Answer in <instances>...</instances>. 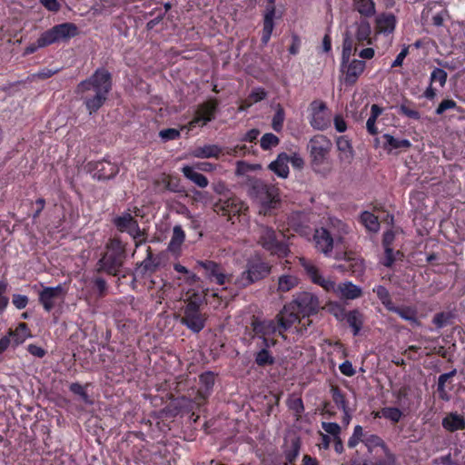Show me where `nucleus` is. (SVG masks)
<instances>
[{"label":"nucleus","instance_id":"obj_1","mask_svg":"<svg viewBox=\"0 0 465 465\" xmlns=\"http://www.w3.org/2000/svg\"><path fill=\"white\" fill-rule=\"evenodd\" d=\"M111 86V74L105 69H97L89 79L77 85L76 92L84 101L90 114L104 104Z\"/></svg>","mask_w":465,"mask_h":465},{"label":"nucleus","instance_id":"obj_2","mask_svg":"<svg viewBox=\"0 0 465 465\" xmlns=\"http://www.w3.org/2000/svg\"><path fill=\"white\" fill-rule=\"evenodd\" d=\"M300 263L310 280L327 292H332L338 298L344 300H354L361 296V288L351 282H343L337 284L331 278L324 277L311 261L300 258Z\"/></svg>","mask_w":465,"mask_h":465},{"label":"nucleus","instance_id":"obj_3","mask_svg":"<svg viewBox=\"0 0 465 465\" xmlns=\"http://www.w3.org/2000/svg\"><path fill=\"white\" fill-rule=\"evenodd\" d=\"M183 292L185 295L184 315L181 319V323L185 325L193 332H200L205 325V317L199 311V306L203 302V295L197 290L190 289Z\"/></svg>","mask_w":465,"mask_h":465},{"label":"nucleus","instance_id":"obj_4","mask_svg":"<svg viewBox=\"0 0 465 465\" xmlns=\"http://www.w3.org/2000/svg\"><path fill=\"white\" fill-rule=\"evenodd\" d=\"M254 233L257 242L272 254L279 257L287 256L289 252L288 245L279 240L277 232L272 228L257 224Z\"/></svg>","mask_w":465,"mask_h":465},{"label":"nucleus","instance_id":"obj_5","mask_svg":"<svg viewBox=\"0 0 465 465\" xmlns=\"http://www.w3.org/2000/svg\"><path fill=\"white\" fill-rule=\"evenodd\" d=\"M124 249L121 242L111 240L103 257L98 262V270L115 275L123 264Z\"/></svg>","mask_w":465,"mask_h":465},{"label":"nucleus","instance_id":"obj_6","mask_svg":"<svg viewBox=\"0 0 465 465\" xmlns=\"http://www.w3.org/2000/svg\"><path fill=\"white\" fill-rule=\"evenodd\" d=\"M332 143L329 138L322 134L314 135L308 143V150L314 169L320 168L328 162Z\"/></svg>","mask_w":465,"mask_h":465},{"label":"nucleus","instance_id":"obj_7","mask_svg":"<svg viewBox=\"0 0 465 465\" xmlns=\"http://www.w3.org/2000/svg\"><path fill=\"white\" fill-rule=\"evenodd\" d=\"M252 197L260 205L259 213L266 215L276 207L279 201L278 189L272 185L257 183L252 188Z\"/></svg>","mask_w":465,"mask_h":465},{"label":"nucleus","instance_id":"obj_8","mask_svg":"<svg viewBox=\"0 0 465 465\" xmlns=\"http://www.w3.org/2000/svg\"><path fill=\"white\" fill-rule=\"evenodd\" d=\"M78 34L77 26L73 23H63L53 26L41 35L40 45H50L65 42Z\"/></svg>","mask_w":465,"mask_h":465},{"label":"nucleus","instance_id":"obj_9","mask_svg":"<svg viewBox=\"0 0 465 465\" xmlns=\"http://www.w3.org/2000/svg\"><path fill=\"white\" fill-rule=\"evenodd\" d=\"M114 223L120 232H127L134 239L136 247L145 242V231L140 229L137 221L130 213L125 212L115 217Z\"/></svg>","mask_w":465,"mask_h":465},{"label":"nucleus","instance_id":"obj_10","mask_svg":"<svg viewBox=\"0 0 465 465\" xmlns=\"http://www.w3.org/2000/svg\"><path fill=\"white\" fill-rule=\"evenodd\" d=\"M277 321L279 323V334L283 336V332L289 330L296 322L299 323V327H296L297 331L302 332L306 331V325L311 323L309 319L304 322L299 318V312L291 302L283 307V309L277 315Z\"/></svg>","mask_w":465,"mask_h":465},{"label":"nucleus","instance_id":"obj_11","mask_svg":"<svg viewBox=\"0 0 465 465\" xmlns=\"http://www.w3.org/2000/svg\"><path fill=\"white\" fill-rule=\"evenodd\" d=\"M271 267L268 263L256 260L248 263L247 270L243 272L236 283L241 287H245L260 279L264 278L270 273Z\"/></svg>","mask_w":465,"mask_h":465},{"label":"nucleus","instance_id":"obj_12","mask_svg":"<svg viewBox=\"0 0 465 465\" xmlns=\"http://www.w3.org/2000/svg\"><path fill=\"white\" fill-rule=\"evenodd\" d=\"M217 106L218 103L216 100H209L199 104L195 110L193 118L188 123L187 125L183 126L182 130L187 129L189 132L197 125H205L207 123L214 119Z\"/></svg>","mask_w":465,"mask_h":465},{"label":"nucleus","instance_id":"obj_13","mask_svg":"<svg viewBox=\"0 0 465 465\" xmlns=\"http://www.w3.org/2000/svg\"><path fill=\"white\" fill-rule=\"evenodd\" d=\"M291 303L302 315L303 320L316 313L320 308L318 297L307 292L300 293Z\"/></svg>","mask_w":465,"mask_h":465},{"label":"nucleus","instance_id":"obj_14","mask_svg":"<svg viewBox=\"0 0 465 465\" xmlns=\"http://www.w3.org/2000/svg\"><path fill=\"white\" fill-rule=\"evenodd\" d=\"M246 210V204L237 197H230L224 200H220L214 205L215 213L223 216H228L230 220L233 216L244 213Z\"/></svg>","mask_w":465,"mask_h":465},{"label":"nucleus","instance_id":"obj_15","mask_svg":"<svg viewBox=\"0 0 465 465\" xmlns=\"http://www.w3.org/2000/svg\"><path fill=\"white\" fill-rule=\"evenodd\" d=\"M366 63L363 60L350 58L347 61H341V70L344 74L346 84H354L359 77L363 74Z\"/></svg>","mask_w":465,"mask_h":465},{"label":"nucleus","instance_id":"obj_16","mask_svg":"<svg viewBox=\"0 0 465 465\" xmlns=\"http://www.w3.org/2000/svg\"><path fill=\"white\" fill-rule=\"evenodd\" d=\"M65 290L62 285L55 287H43L39 292V302L43 305L45 311L50 312L56 304L57 301H63L65 296Z\"/></svg>","mask_w":465,"mask_h":465},{"label":"nucleus","instance_id":"obj_17","mask_svg":"<svg viewBox=\"0 0 465 465\" xmlns=\"http://www.w3.org/2000/svg\"><path fill=\"white\" fill-rule=\"evenodd\" d=\"M253 331L256 335L262 337V342L265 347L274 345L272 340L267 339L266 336H271L279 332V323H276L273 320H255L252 322Z\"/></svg>","mask_w":465,"mask_h":465},{"label":"nucleus","instance_id":"obj_18","mask_svg":"<svg viewBox=\"0 0 465 465\" xmlns=\"http://www.w3.org/2000/svg\"><path fill=\"white\" fill-rule=\"evenodd\" d=\"M268 5L265 8L264 18H263V29L262 35V44L266 45L272 35L274 28V17H275V5L274 0H267Z\"/></svg>","mask_w":465,"mask_h":465},{"label":"nucleus","instance_id":"obj_19","mask_svg":"<svg viewBox=\"0 0 465 465\" xmlns=\"http://www.w3.org/2000/svg\"><path fill=\"white\" fill-rule=\"evenodd\" d=\"M397 24L396 16L391 13H381L375 19L377 34L391 35L394 32Z\"/></svg>","mask_w":465,"mask_h":465},{"label":"nucleus","instance_id":"obj_20","mask_svg":"<svg viewBox=\"0 0 465 465\" xmlns=\"http://www.w3.org/2000/svg\"><path fill=\"white\" fill-rule=\"evenodd\" d=\"M376 144L381 143V147L388 153L398 149H408L411 146L408 139H398L390 134H384L381 138L375 139Z\"/></svg>","mask_w":465,"mask_h":465},{"label":"nucleus","instance_id":"obj_21","mask_svg":"<svg viewBox=\"0 0 465 465\" xmlns=\"http://www.w3.org/2000/svg\"><path fill=\"white\" fill-rule=\"evenodd\" d=\"M313 240L315 242V248L320 252H322L325 255H329L332 251L333 239L326 229H317L315 231Z\"/></svg>","mask_w":465,"mask_h":465},{"label":"nucleus","instance_id":"obj_22","mask_svg":"<svg viewBox=\"0 0 465 465\" xmlns=\"http://www.w3.org/2000/svg\"><path fill=\"white\" fill-rule=\"evenodd\" d=\"M354 34L353 36L359 44L366 43L372 45L373 39L371 38V27L368 21L360 20L353 25Z\"/></svg>","mask_w":465,"mask_h":465},{"label":"nucleus","instance_id":"obj_23","mask_svg":"<svg viewBox=\"0 0 465 465\" xmlns=\"http://www.w3.org/2000/svg\"><path fill=\"white\" fill-rule=\"evenodd\" d=\"M330 123L331 119L326 112V106L323 103H321L319 108L312 113L310 124L314 129L325 130Z\"/></svg>","mask_w":465,"mask_h":465},{"label":"nucleus","instance_id":"obj_24","mask_svg":"<svg viewBox=\"0 0 465 465\" xmlns=\"http://www.w3.org/2000/svg\"><path fill=\"white\" fill-rule=\"evenodd\" d=\"M223 148L217 144H204L194 148L191 152V155L195 158L207 159L216 158L218 159L222 154Z\"/></svg>","mask_w":465,"mask_h":465},{"label":"nucleus","instance_id":"obj_25","mask_svg":"<svg viewBox=\"0 0 465 465\" xmlns=\"http://www.w3.org/2000/svg\"><path fill=\"white\" fill-rule=\"evenodd\" d=\"M442 427L450 432L464 430L465 419L457 412H450L443 418Z\"/></svg>","mask_w":465,"mask_h":465},{"label":"nucleus","instance_id":"obj_26","mask_svg":"<svg viewBox=\"0 0 465 465\" xmlns=\"http://www.w3.org/2000/svg\"><path fill=\"white\" fill-rule=\"evenodd\" d=\"M94 173L100 180H107L114 177L119 172L118 167L111 162L103 161L96 163Z\"/></svg>","mask_w":465,"mask_h":465},{"label":"nucleus","instance_id":"obj_27","mask_svg":"<svg viewBox=\"0 0 465 465\" xmlns=\"http://www.w3.org/2000/svg\"><path fill=\"white\" fill-rule=\"evenodd\" d=\"M193 166L184 165L182 168V173L185 178L190 180L192 183L196 184L201 188H205L208 186V179L202 173H198Z\"/></svg>","mask_w":465,"mask_h":465},{"label":"nucleus","instance_id":"obj_28","mask_svg":"<svg viewBox=\"0 0 465 465\" xmlns=\"http://www.w3.org/2000/svg\"><path fill=\"white\" fill-rule=\"evenodd\" d=\"M336 144L340 152V160L351 163L353 158V150L350 140L346 136H340L336 140Z\"/></svg>","mask_w":465,"mask_h":465},{"label":"nucleus","instance_id":"obj_29","mask_svg":"<svg viewBox=\"0 0 465 465\" xmlns=\"http://www.w3.org/2000/svg\"><path fill=\"white\" fill-rule=\"evenodd\" d=\"M8 335L12 340L13 346H18L31 337L30 331L24 322L19 323L15 330H9Z\"/></svg>","mask_w":465,"mask_h":465},{"label":"nucleus","instance_id":"obj_30","mask_svg":"<svg viewBox=\"0 0 465 465\" xmlns=\"http://www.w3.org/2000/svg\"><path fill=\"white\" fill-rule=\"evenodd\" d=\"M289 156L286 153L279 154L278 158L270 163V169L281 178H286L289 174Z\"/></svg>","mask_w":465,"mask_h":465},{"label":"nucleus","instance_id":"obj_31","mask_svg":"<svg viewBox=\"0 0 465 465\" xmlns=\"http://www.w3.org/2000/svg\"><path fill=\"white\" fill-rule=\"evenodd\" d=\"M179 281L178 285L181 287V298L185 300L184 292H183V289L184 291L193 289L196 290L195 286L198 284L200 278L193 272H189L188 274H185L183 277L177 278ZM199 292V290L197 289Z\"/></svg>","mask_w":465,"mask_h":465},{"label":"nucleus","instance_id":"obj_32","mask_svg":"<svg viewBox=\"0 0 465 465\" xmlns=\"http://www.w3.org/2000/svg\"><path fill=\"white\" fill-rule=\"evenodd\" d=\"M301 443L300 440L293 438L286 442V448L284 450V458L287 463H292L300 453Z\"/></svg>","mask_w":465,"mask_h":465},{"label":"nucleus","instance_id":"obj_33","mask_svg":"<svg viewBox=\"0 0 465 465\" xmlns=\"http://www.w3.org/2000/svg\"><path fill=\"white\" fill-rule=\"evenodd\" d=\"M184 239L185 234L182 227L180 225L174 226L173 229V235L170 240L168 249L171 252H177L180 249Z\"/></svg>","mask_w":465,"mask_h":465},{"label":"nucleus","instance_id":"obj_34","mask_svg":"<svg viewBox=\"0 0 465 465\" xmlns=\"http://www.w3.org/2000/svg\"><path fill=\"white\" fill-rule=\"evenodd\" d=\"M200 393L203 397H205L214 385V374L213 372H204L200 375Z\"/></svg>","mask_w":465,"mask_h":465},{"label":"nucleus","instance_id":"obj_35","mask_svg":"<svg viewBox=\"0 0 465 465\" xmlns=\"http://www.w3.org/2000/svg\"><path fill=\"white\" fill-rule=\"evenodd\" d=\"M381 113H382V109L379 105H377V104L371 105V115L367 120L366 127H367L368 132L372 135L378 134V129L376 127V121H377V118L381 114Z\"/></svg>","mask_w":465,"mask_h":465},{"label":"nucleus","instance_id":"obj_36","mask_svg":"<svg viewBox=\"0 0 465 465\" xmlns=\"http://www.w3.org/2000/svg\"><path fill=\"white\" fill-rule=\"evenodd\" d=\"M361 222L364 227L370 231L376 232L380 229V223L377 216L370 212H363L361 215Z\"/></svg>","mask_w":465,"mask_h":465},{"label":"nucleus","instance_id":"obj_37","mask_svg":"<svg viewBox=\"0 0 465 465\" xmlns=\"http://www.w3.org/2000/svg\"><path fill=\"white\" fill-rule=\"evenodd\" d=\"M298 284V278L292 274H284L279 278L278 290L280 292H289Z\"/></svg>","mask_w":465,"mask_h":465},{"label":"nucleus","instance_id":"obj_38","mask_svg":"<svg viewBox=\"0 0 465 465\" xmlns=\"http://www.w3.org/2000/svg\"><path fill=\"white\" fill-rule=\"evenodd\" d=\"M356 10L362 15L370 17L375 14V4L372 0H357Z\"/></svg>","mask_w":465,"mask_h":465},{"label":"nucleus","instance_id":"obj_39","mask_svg":"<svg viewBox=\"0 0 465 465\" xmlns=\"http://www.w3.org/2000/svg\"><path fill=\"white\" fill-rule=\"evenodd\" d=\"M373 292L376 293L381 303L384 307L389 311L390 309H393V303L391 299V295L389 291L381 285H378L373 288Z\"/></svg>","mask_w":465,"mask_h":465},{"label":"nucleus","instance_id":"obj_40","mask_svg":"<svg viewBox=\"0 0 465 465\" xmlns=\"http://www.w3.org/2000/svg\"><path fill=\"white\" fill-rule=\"evenodd\" d=\"M197 264L205 271V274L211 282L213 281L215 275L221 271L219 265L212 261H198Z\"/></svg>","mask_w":465,"mask_h":465},{"label":"nucleus","instance_id":"obj_41","mask_svg":"<svg viewBox=\"0 0 465 465\" xmlns=\"http://www.w3.org/2000/svg\"><path fill=\"white\" fill-rule=\"evenodd\" d=\"M347 322L353 330V335H357L362 325L361 314L357 311L350 312L347 315Z\"/></svg>","mask_w":465,"mask_h":465},{"label":"nucleus","instance_id":"obj_42","mask_svg":"<svg viewBox=\"0 0 465 465\" xmlns=\"http://www.w3.org/2000/svg\"><path fill=\"white\" fill-rule=\"evenodd\" d=\"M266 97V92L262 88H255L252 91L249 95L250 102H244L240 106V111H244L252 105V103H257L263 100Z\"/></svg>","mask_w":465,"mask_h":465},{"label":"nucleus","instance_id":"obj_43","mask_svg":"<svg viewBox=\"0 0 465 465\" xmlns=\"http://www.w3.org/2000/svg\"><path fill=\"white\" fill-rule=\"evenodd\" d=\"M345 267L354 275H361L365 270V265L361 258H351L347 261Z\"/></svg>","mask_w":465,"mask_h":465},{"label":"nucleus","instance_id":"obj_44","mask_svg":"<svg viewBox=\"0 0 465 465\" xmlns=\"http://www.w3.org/2000/svg\"><path fill=\"white\" fill-rule=\"evenodd\" d=\"M456 373V371L453 370L450 372H447V373H443L441 374L440 377H439V381H438V391L440 392V396L442 400H445V401H448L449 400V396L445 391V384L446 382L450 379L452 378Z\"/></svg>","mask_w":465,"mask_h":465},{"label":"nucleus","instance_id":"obj_45","mask_svg":"<svg viewBox=\"0 0 465 465\" xmlns=\"http://www.w3.org/2000/svg\"><path fill=\"white\" fill-rule=\"evenodd\" d=\"M389 311L396 312L401 318L406 321L416 322L415 311L410 307H396L393 305V309H390Z\"/></svg>","mask_w":465,"mask_h":465},{"label":"nucleus","instance_id":"obj_46","mask_svg":"<svg viewBox=\"0 0 465 465\" xmlns=\"http://www.w3.org/2000/svg\"><path fill=\"white\" fill-rule=\"evenodd\" d=\"M287 406L290 410L295 412L297 417H300L304 411L302 400L294 395L289 397L287 400Z\"/></svg>","mask_w":465,"mask_h":465},{"label":"nucleus","instance_id":"obj_47","mask_svg":"<svg viewBox=\"0 0 465 465\" xmlns=\"http://www.w3.org/2000/svg\"><path fill=\"white\" fill-rule=\"evenodd\" d=\"M411 103L409 101L403 102L399 107V112L411 119L419 120L420 118V114L414 108L411 107Z\"/></svg>","mask_w":465,"mask_h":465},{"label":"nucleus","instance_id":"obj_48","mask_svg":"<svg viewBox=\"0 0 465 465\" xmlns=\"http://www.w3.org/2000/svg\"><path fill=\"white\" fill-rule=\"evenodd\" d=\"M364 436L365 434L363 432L362 427L360 425H356L354 427L352 435L350 437L348 440V447L351 449L355 448L361 441L363 442Z\"/></svg>","mask_w":465,"mask_h":465},{"label":"nucleus","instance_id":"obj_49","mask_svg":"<svg viewBox=\"0 0 465 465\" xmlns=\"http://www.w3.org/2000/svg\"><path fill=\"white\" fill-rule=\"evenodd\" d=\"M363 443L369 450H371L372 448L378 446L382 447L384 450H388L387 447L384 445L382 440L379 436L374 434H365Z\"/></svg>","mask_w":465,"mask_h":465},{"label":"nucleus","instance_id":"obj_50","mask_svg":"<svg viewBox=\"0 0 465 465\" xmlns=\"http://www.w3.org/2000/svg\"><path fill=\"white\" fill-rule=\"evenodd\" d=\"M331 396L334 403L337 405L339 409L343 411L349 408L347 401L345 400V396L339 388H331Z\"/></svg>","mask_w":465,"mask_h":465},{"label":"nucleus","instance_id":"obj_51","mask_svg":"<svg viewBox=\"0 0 465 465\" xmlns=\"http://www.w3.org/2000/svg\"><path fill=\"white\" fill-rule=\"evenodd\" d=\"M260 143L262 149L269 150L279 143V138L275 134L268 133L262 135Z\"/></svg>","mask_w":465,"mask_h":465},{"label":"nucleus","instance_id":"obj_52","mask_svg":"<svg viewBox=\"0 0 465 465\" xmlns=\"http://www.w3.org/2000/svg\"><path fill=\"white\" fill-rule=\"evenodd\" d=\"M353 52L352 39L346 35L342 43L341 61H347L351 58Z\"/></svg>","mask_w":465,"mask_h":465},{"label":"nucleus","instance_id":"obj_53","mask_svg":"<svg viewBox=\"0 0 465 465\" xmlns=\"http://www.w3.org/2000/svg\"><path fill=\"white\" fill-rule=\"evenodd\" d=\"M284 117L285 115L283 109L279 107L276 110L272 122V126L274 131L280 132L282 129Z\"/></svg>","mask_w":465,"mask_h":465},{"label":"nucleus","instance_id":"obj_54","mask_svg":"<svg viewBox=\"0 0 465 465\" xmlns=\"http://www.w3.org/2000/svg\"><path fill=\"white\" fill-rule=\"evenodd\" d=\"M255 361L259 366H264L273 362V358L266 349H262L257 352Z\"/></svg>","mask_w":465,"mask_h":465},{"label":"nucleus","instance_id":"obj_55","mask_svg":"<svg viewBox=\"0 0 465 465\" xmlns=\"http://www.w3.org/2000/svg\"><path fill=\"white\" fill-rule=\"evenodd\" d=\"M322 428L330 435L333 436L334 439H338L341 433V427L336 422H322Z\"/></svg>","mask_w":465,"mask_h":465},{"label":"nucleus","instance_id":"obj_56","mask_svg":"<svg viewBox=\"0 0 465 465\" xmlns=\"http://www.w3.org/2000/svg\"><path fill=\"white\" fill-rule=\"evenodd\" d=\"M431 82H439L440 86H443L447 81V73L440 68H435L430 74Z\"/></svg>","mask_w":465,"mask_h":465},{"label":"nucleus","instance_id":"obj_57","mask_svg":"<svg viewBox=\"0 0 465 465\" xmlns=\"http://www.w3.org/2000/svg\"><path fill=\"white\" fill-rule=\"evenodd\" d=\"M382 415L386 419L397 422L401 417V411L398 408H384L382 410Z\"/></svg>","mask_w":465,"mask_h":465},{"label":"nucleus","instance_id":"obj_58","mask_svg":"<svg viewBox=\"0 0 465 465\" xmlns=\"http://www.w3.org/2000/svg\"><path fill=\"white\" fill-rule=\"evenodd\" d=\"M70 391L72 392H74V394L79 395L84 402L91 403L85 390L84 389V387L81 384L72 383L70 385Z\"/></svg>","mask_w":465,"mask_h":465},{"label":"nucleus","instance_id":"obj_59","mask_svg":"<svg viewBox=\"0 0 465 465\" xmlns=\"http://www.w3.org/2000/svg\"><path fill=\"white\" fill-rule=\"evenodd\" d=\"M7 290V283L5 282H0V313L4 312L8 304V298L5 295Z\"/></svg>","mask_w":465,"mask_h":465},{"label":"nucleus","instance_id":"obj_60","mask_svg":"<svg viewBox=\"0 0 465 465\" xmlns=\"http://www.w3.org/2000/svg\"><path fill=\"white\" fill-rule=\"evenodd\" d=\"M456 106H457V104L455 101L450 100V99H445L437 107L436 114H442L446 110L453 109Z\"/></svg>","mask_w":465,"mask_h":465},{"label":"nucleus","instance_id":"obj_61","mask_svg":"<svg viewBox=\"0 0 465 465\" xmlns=\"http://www.w3.org/2000/svg\"><path fill=\"white\" fill-rule=\"evenodd\" d=\"M160 136L163 140H174L179 138L180 132L173 128L164 129L160 132Z\"/></svg>","mask_w":465,"mask_h":465},{"label":"nucleus","instance_id":"obj_62","mask_svg":"<svg viewBox=\"0 0 465 465\" xmlns=\"http://www.w3.org/2000/svg\"><path fill=\"white\" fill-rule=\"evenodd\" d=\"M28 303V298L25 295L15 294L13 296V304L19 310L26 307Z\"/></svg>","mask_w":465,"mask_h":465},{"label":"nucleus","instance_id":"obj_63","mask_svg":"<svg viewBox=\"0 0 465 465\" xmlns=\"http://www.w3.org/2000/svg\"><path fill=\"white\" fill-rule=\"evenodd\" d=\"M340 371L345 375V376H348V377H351L355 374V370L351 364V361H345L344 362H342L340 367Z\"/></svg>","mask_w":465,"mask_h":465},{"label":"nucleus","instance_id":"obj_64","mask_svg":"<svg viewBox=\"0 0 465 465\" xmlns=\"http://www.w3.org/2000/svg\"><path fill=\"white\" fill-rule=\"evenodd\" d=\"M385 459L382 460H379L375 463V465H394L396 461V458L394 454L389 451V450H384Z\"/></svg>","mask_w":465,"mask_h":465}]
</instances>
